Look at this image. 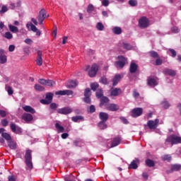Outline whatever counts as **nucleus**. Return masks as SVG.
I'll return each instance as SVG.
<instances>
[{"label":"nucleus","instance_id":"1","mask_svg":"<svg viewBox=\"0 0 181 181\" xmlns=\"http://www.w3.org/2000/svg\"><path fill=\"white\" fill-rule=\"evenodd\" d=\"M24 158L26 166L28 169L32 170V169H33V163H32V151L29 149L26 150Z\"/></svg>","mask_w":181,"mask_h":181},{"label":"nucleus","instance_id":"2","mask_svg":"<svg viewBox=\"0 0 181 181\" xmlns=\"http://www.w3.org/2000/svg\"><path fill=\"white\" fill-rule=\"evenodd\" d=\"M149 26V19L146 16H142L139 20V28L141 29H146Z\"/></svg>","mask_w":181,"mask_h":181},{"label":"nucleus","instance_id":"3","mask_svg":"<svg viewBox=\"0 0 181 181\" xmlns=\"http://www.w3.org/2000/svg\"><path fill=\"white\" fill-rule=\"evenodd\" d=\"M166 142H170L172 145H176V144H181V137L175 135H171L166 139Z\"/></svg>","mask_w":181,"mask_h":181},{"label":"nucleus","instance_id":"4","mask_svg":"<svg viewBox=\"0 0 181 181\" xmlns=\"http://www.w3.org/2000/svg\"><path fill=\"white\" fill-rule=\"evenodd\" d=\"M26 28L28 29V30H32V32L36 33L37 36H40V35H42L40 30H39L36 25H33L32 23H27Z\"/></svg>","mask_w":181,"mask_h":181},{"label":"nucleus","instance_id":"5","mask_svg":"<svg viewBox=\"0 0 181 181\" xmlns=\"http://www.w3.org/2000/svg\"><path fill=\"white\" fill-rule=\"evenodd\" d=\"M144 113V109L141 107H136L132 110V117L133 118H138V117H141Z\"/></svg>","mask_w":181,"mask_h":181},{"label":"nucleus","instance_id":"6","mask_svg":"<svg viewBox=\"0 0 181 181\" xmlns=\"http://www.w3.org/2000/svg\"><path fill=\"white\" fill-rule=\"evenodd\" d=\"M98 71V65L93 64L90 67V69L88 71L89 77H95L97 76V72Z\"/></svg>","mask_w":181,"mask_h":181},{"label":"nucleus","instance_id":"7","mask_svg":"<svg viewBox=\"0 0 181 181\" xmlns=\"http://www.w3.org/2000/svg\"><path fill=\"white\" fill-rule=\"evenodd\" d=\"M37 19L39 22L40 25H42L43 23V21L45 19H46V10L45 8H42L38 16H37Z\"/></svg>","mask_w":181,"mask_h":181},{"label":"nucleus","instance_id":"8","mask_svg":"<svg viewBox=\"0 0 181 181\" xmlns=\"http://www.w3.org/2000/svg\"><path fill=\"white\" fill-rule=\"evenodd\" d=\"M158 80V78L149 76L147 79V84L153 88L154 87H156L158 84H159Z\"/></svg>","mask_w":181,"mask_h":181},{"label":"nucleus","instance_id":"9","mask_svg":"<svg viewBox=\"0 0 181 181\" xmlns=\"http://www.w3.org/2000/svg\"><path fill=\"white\" fill-rule=\"evenodd\" d=\"M57 112H58V114H62V115H67L73 112V109L69 107H66L58 109Z\"/></svg>","mask_w":181,"mask_h":181},{"label":"nucleus","instance_id":"10","mask_svg":"<svg viewBox=\"0 0 181 181\" xmlns=\"http://www.w3.org/2000/svg\"><path fill=\"white\" fill-rule=\"evenodd\" d=\"M158 124H159L158 119H156L155 121L148 120L147 122V125L150 129H156V127H158Z\"/></svg>","mask_w":181,"mask_h":181},{"label":"nucleus","instance_id":"11","mask_svg":"<svg viewBox=\"0 0 181 181\" xmlns=\"http://www.w3.org/2000/svg\"><path fill=\"white\" fill-rule=\"evenodd\" d=\"M181 169V165L180 164H173L171 165L170 170H168L166 171V173L169 175V173H173V172H179Z\"/></svg>","mask_w":181,"mask_h":181},{"label":"nucleus","instance_id":"12","mask_svg":"<svg viewBox=\"0 0 181 181\" xmlns=\"http://www.w3.org/2000/svg\"><path fill=\"white\" fill-rule=\"evenodd\" d=\"M10 128L14 134H22V128L15 124V123H11Z\"/></svg>","mask_w":181,"mask_h":181},{"label":"nucleus","instance_id":"13","mask_svg":"<svg viewBox=\"0 0 181 181\" xmlns=\"http://www.w3.org/2000/svg\"><path fill=\"white\" fill-rule=\"evenodd\" d=\"M106 110H107V111H112L114 112L118 111V110H119V106H118V105H117L115 103H110V104L107 105Z\"/></svg>","mask_w":181,"mask_h":181},{"label":"nucleus","instance_id":"14","mask_svg":"<svg viewBox=\"0 0 181 181\" xmlns=\"http://www.w3.org/2000/svg\"><path fill=\"white\" fill-rule=\"evenodd\" d=\"M121 94H122V90L119 88H115L110 91L111 97H118V95H121Z\"/></svg>","mask_w":181,"mask_h":181},{"label":"nucleus","instance_id":"15","mask_svg":"<svg viewBox=\"0 0 181 181\" xmlns=\"http://www.w3.org/2000/svg\"><path fill=\"white\" fill-rule=\"evenodd\" d=\"M140 161L139 158H135L133 160L131 163L129 164L128 169H138V165H139Z\"/></svg>","mask_w":181,"mask_h":181},{"label":"nucleus","instance_id":"16","mask_svg":"<svg viewBox=\"0 0 181 181\" xmlns=\"http://www.w3.org/2000/svg\"><path fill=\"white\" fill-rule=\"evenodd\" d=\"M37 57L36 59V64L37 66H42L43 64V58H42V52L40 50H38L37 52Z\"/></svg>","mask_w":181,"mask_h":181},{"label":"nucleus","instance_id":"17","mask_svg":"<svg viewBox=\"0 0 181 181\" xmlns=\"http://www.w3.org/2000/svg\"><path fill=\"white\" fill-rule=\"evenodd\" d=\"M22 119L25 122H30V121H33V116L29 113H24L22 115Z\"/></svg>","mask_w":181,"mask_h":181},{"label":"nucleus","instance_id":"18","mask_svg":"<svg viewBox=\"0 0 181 181\" xmlns=\"http://www.w3.org/2000/svg\"><path fill=\"white\" fill-rule=\"evenodd\" d=\"M137 71H138V64H136L135 62H131L130 66H129V73H131V74H134V73Z\"/></svg>","mask_w":181,"mask_h":181},{"label":"nucleus","instance_id":"19","mask_svg":"<svg viewBox=\"0 0 181 181\" xmlns=\"http://www.w3.org/2000/svg\"><path fill=\"white\" fill-rule=\"evenodd\" d=\"M109 117L110 116L108 115V113H107V112H100L99 113V118H100V119H101L102 122H107V121H108Z\"/></svg>","mask_w":181,"mask_h":181},{"label":"nucleus","instance_id":"20","mask_svg":"<svg viewBox=\"0 0 181 181\" xmlns=\"http://www.w3.org/2000/svg\"><path fill=\"white\" fill-rule=\"evenodd\" d=\"M163 74H165L167 76H171L172 77H175V76H176V71L173 69H165L163 71Z\"/></svg>","mask_w":181,"mask_h":181},{"label":"nucleus","instance_id":"21","mask_svg":"<svg viewBox=\"0 0 181 181\" xmlns=\"http://www.w3.org/2000/svg\"><path fill=\"white\" fill-rule=\"evenodd\" d=\"M121 136H117L113 139L111 144V148H115V146H118L119 144H121Z\"/></svg>","mask_w":181,"mask_h":181},{"label":"nucleus","instance_id":"22","mask_svg":"<svg viewBox=\"0 0 181 181\" xmlns=\"http://www.w3.org/2000/svg\"><path fill=\"white\" fill-rule=\"evenodd\" d=\"M77 81L76 80L74 81H69L66 83V86L67 88H76L77 87Z\"/></svg>","mask_w":181,"mask_h":181},{"label":"nucleus","instance_id":"23","mask_svg":"<svg viewBox=\"0 0 181 181\" xmlns=\"http://www.w3.org/2000/svg\"><path fill=\"white\" fill-rule=\"evenodd\" d=\"M110 103V99L107 97L103 96L100 98V107H103V105H105L107 107V103Z\"/></svg>","mask_w":181,"mask_h":181},{"label":"nucleus","instance_id":"24","mask_svg":"<svg viewBox=\"0 0 181 181\" xmlns=\"http://www.w3.org/2000/svg\"><path fill=\"white\" fill-rule=\"evenodd\" d=\"M121 81V75L119 74H116L112 80V86L113 87H115L118 83Z\"/></svg>","mask_w":181,"mask_h":181},{"label":"nucleus","instance_id":"25","mask_svg":"<svg viewBox=\"0 0 181 181\" xmlns=\"http://www.w3.org/2000/svg\"><path fill=\"white\" fill-rule=\"evenodd\" d=\"M23 110H24L25 112H30V114H35L36 112V110H35L33 107L29 105L23 107Z\"/></svg>","mask_w":181,"mask_h":181},{"label":"nucleus","instance_id":"26","mask_svg":"<svg viewBox=\"0 0 181 181\" xmlns=\"http://www.w3.org/2000/svg\"><path fill=\"white\" fill-rule=\"evenodd\" d=\"M71 120L73 121V122H80L81 121H84V117H83L82 115L72 117Z\"/></svg>","mask_w":181,"mask_h":181},{"label":"nucleus","instance_id":"27","mask_svg":"<svg viewBox=\"0 0 181 181\" xmlns=\"http://www.w3.org/2000/svg\"><path fill=\"white\" fill-rule=\"evenodd\" d=\"M8 28L10 32H12V33H19V28L18 27L13 25H8Z\"/></svg>","mask_w":181,"mask_h":181},{"label":"nucleus","instance_id":"28","mask_svg":"<svg viewBox=\"0 0 181 181\" xmlns=\"http://www.w3.org/2000/svg\"><path fill=\"white\" fill-rule=\"evenodd\" d=\"M112 32L115 35H121L122 33V29L120 27H115L112 28Z\"/></svg>","mask_w":181,"mask_h":181},{"label":"nucleus","instance_id":"29","mask_svg":"<svg viewBox=\"0 0 181 181\" xmlns=\"http://www.w3.org/2000/svg\"><path fill=\"white\" fill-rule=\"evenodd\" d=\"M145 162L146 166H148V168H153V166H155V162L153 161V160L147 158Z\"/></svg>","mask_w":181,"mask_h":181},{"label":"nucleus","instance_id":"30","mask_svg":"<svg viewBox=\"0 0 181 181\" xmlns=\"http://www.w3.org/2000/svg\"><path fill=\"white\" fill-rule=\"evenodd\" d=\"M1 136H2V138H4V139H6V141H7V142L12 141V137L11 136V134H9L8 133L3 132L1 134Z\"/></svg>","mask_w":181,"mask_h":181},{"label":"nucleus","instance_id":"31","mask_svg":"<svg viewBox=\"0 0 181 181\" xmlns=\"http://www.w3.org/2000/svg\"><path fill=\"white\" fill-rule=\"evenodd\" d=\"M9 148H11L13 150L16 149L18 148V144H16V141L10 140V141L8 142Z\"/></svg>","mask_w":181,"mask_h":181},{"label":"nucleus","instance_id":"32","mask_svg":"<svg viewBox=\"0 0 181 181\" xmlns=\"http://www.w3.org/2000/svg\"><path fill=\"white\" fill-rule=\"evenodd\" d=\"M64 179L65 181H76V177L71 174L64 176Z\"/></svg>","mask_w":181,"mask_h":181},{"label":"nucleus","instance_id":"33","mask_svg":"<svg viewBox=\"0 0 181 181\" xmlns=\"http://www.w3.org/2000/svg\"><path fill=\"white\" fill-rule=\"evenodd\" d=\"M115 66L117 67V69H124V67H125V64L124 62L117 61L115 62Z\"/></svg>","mask_w":181,"mask_h":181},{"label":"nucleus","instance_id":"34","mask_svg":"<svg viewBox=\"0 0 181 181\" xmlns=\"http://www.w3.org/2000/svg\"><path fill=\"white\" fill-rule=\"evenodd\" d=\"M117 59H118L119 62H120L121 63H124V64H127V62H128V58H127L122 55L118 56Z\"/></svg>","mask_w":181,"mask_h":181},{"label":"nucleus","instance_id":"35","mask_svg":"<svg viewBox=\"0 0 181 181\" xmlns=\"http://www.w3.org/2000/svg\"><path fill=\"white\" fill-rule=\"evenodd\" d=\"M106 122H103V121H100L99 123H98V127L100 129H107V123H105Z\"/></svg>","mask_w":181,"mask_h":181},{"label":"nucleus","instance_id":"36","mask_svg":"<svg viewBox=\"0 0 181 181\" xmlns=\"http://www.w3.org/2000/svg\"><path fill=\"white\" fill-rule=\"evenodd\" d=\"M55 127L57 128L59 134L61 132H64V127L63 126H61L59 123L55 124Z\"/></svg>","mask_w":181,"mask_h":181},{"label":"nucleus","instance_id":"37","mask_svg":"<svg viewBox=\"0 0 181 181\" xmlns=\"http://www.w3.org/2000/svg\"><path fill=\"white\" fill-rule=\"evenodd\" d=\"M4 37L8 39V40H11V39H13V35L11 32H6L4 35Z\"/></svg>","mask_w":181,"mask_h":181},{"label":"nucleus","instance_id":"38","mask_svg":"<svg viewBox=\"0 0 181 181\" xmlns=\"http://www.w3.org/2000/svg\"><path fill=\"white\" fill-rule=\"evenodd\" d=\"M149 54L151 57H153V59H159V54L155 51L149 52Z\"/></svg>","mask_w":181,"mask_h":181},{"label":"nucleus","instance_id":"39","mask_svg":"<svg viewBox=\"0 0 181 181\" xmlns=\"http://www.w3.org/2000/svg\"><path fill=\"white\" fill-rule=\"evenodd\" d=\"M7 60L6 55H0V64H5Z\"/></svg>","mask_w":181,"mask_h":181},{"label":"nucleus","instance_id":"40","mask_svg":"<svg viewBox=\"0 0 181 181\" xmlns=\"http://www.w3.org/2000/svg\"><path fill=\"white\" fill-rule=\"evenodd\" d=\"M123 48L125 49V50H131V49H132V45L129 43L123 42Z\"/></svg>","mask_w":181,"mask_h":181},{"label":"nucleus","instance_id":"41","mask_svg":"<svg viewBox=\"0 0 181 181\" xmlns=\"http://www.w3.org/2000/svg\"><path fill=\"white\" fill-rule=\"evenodd\" d=\"M8 7L6 6H2L1 9L0 10V15H4V13H6L8 12Z\"/></svg>","mask_w":181,"mask_h":181},{"label":"nucleus","instance_id":"42","mask_svg":"<svg viewBox=\"0 0 181 181\" xmlns=\"http://www.w3.org/2000/svg\"><path fill=\"white\" fill-rule=\"evenodd\" d=\"M99 85L98 83H93L90 84V88L93 91H97V88H98Z\"/></svg>","mask_w":181,"mask_h":181},{"label":"nucleus","instance_id":"43","mask_svg":"<svg viewBox=\"0 0 181 181\" xmlns=\"http://www.w3.org/2000/svg\"><path fill=\"white\" fill-rule=\"evenodd\" d=\"M162 159L163 160H167V162H170V160H172V156H170V155L166 154L162 157Z\"/></svg>","mask_w":181,"mask_h":181},{"label":"nucleus","instance_id":"44","mask_svg":"<svg viewBox=\"0 0 181 181\" xmlns=\"http://www.w3.org/2000/svg\"><path fill=\"white\" fill-rule=\"evenodd\" d=\"M58 107H59V105H57L56 103H52L49 105L50 110H53L54 111H56Z\"/></svg>","mask_w":181,"mask_h":181},{"label":"nucleus","instance_id":"45","mask_svg":"<svg viewBox=\"0 0 181 181\" xmlns=\"http://www.w3.org/2000/svg\"><path fill=\"white\" fill-rule=\"evenodd\" d=\"M91 96V90L89 88H87L84 91V97H90Z\"/></svg>","mask_w":181,"mask_h":181},{"label":"nucleus","instance_id":"46","mask_svg":"<svg viewBox=\"0 0 181 181\" xmlns=\"http://www.w3.org/2000/svg\"><path fill=\"white\" fill-rule=\"evenodd\" d=\"M161 105H163V108H165V110H168V108L170 107V104H169V103L166 100L163 101L161 103Z\"/></svg>","mask_w":181,"mask_h":181},{"label":"nucleus","instance_id":"47","mask_svg":"<svg viewBox=\"0 0 181 181\" xmlns=\"http://www.w3.org/2000/svg\"><path fill=\"white\" fill-rule=\"evenodd\" d=\"M96 29H98V30H104V25L103 24V23H98L96 25Z\"/></svg>","mask_w":181,"mask_h":181},{"label":"nucleus","instance_id":"48","mask_svg":"<svg viewBox=\"0 0 181 181\" xmlns=\"http://www.w3.org/2000/svg\"><path fill=\"white\" fill-rule=\"evenodd\" d=\"M35 89L37 90V91H44L45 88L39 84L35 85Z\"/></svg>","mask_w":181,"mask_h":181},{"label":"nucleus","instance_id":"49","mask_svg":"<svg viewBox=\"0 0 181 181\" xmlns=\"http://www.w3.org/2000/svg\"><path fill=\"white\" fill-rule=\"evenodd\" d=\"M54 84H56V82H54L52 80H47V83L45 84V86H48L49 87H53V86H54Z\"/></svg>","mask_w":181,"mask_h":181},{"label":"nucleus","instance_id":"50","mask_svg":"<svg viewBox=\"0 0 181 181\" xmlns=\"http://www.w3.org/2000/svg\"><path fill=\"white\" fill-rule=\"evenodd\" d=\"M45 99L49 100L52 103V101H53V93H47Z\"/></svg>","mask_w":181,"mask_h":181},{"label":"nucleus","instance_id":"51","mask_svg":"<svg viewBox=\"0 0 181 181\" xmlns=\"http://www.w3.org/2000/svg\"><path fill=\"white\" fill-rule=\"evenodd\" d=\"M96 97L97 98H101L102 97H103V90L99 89L96 91Z\"/></svg>","mask_w":181,"mask_h":181},{"label":"nucleus","instance_id":"52","mask_svg":"<svg viewBox=\"0 0 181 181\" xmlns=\"http://www.w3.org/2000/svg\"><path fill=\"white\" fill-rule=\"evenodd\" d=\"M129 5H130V6H136L138 5V1L136 0H129Z\"/></svg>","mask_w":181,"mask_h":181},{"label":"nucleus","instance_id":"53","mask_svg":"<svg viewBox=\"0 0 181 181\" xmlns=\"http://www.w3.org/2000/svg\"><path fill=\"white\" fill-rule=\"evenodd\" d=\"M40 103L45 105H49V104H52V102L48 99H42L40 100Z\"/></svg>","mask_w":181,"mask_h":181},{"label":"nucleus","instance_id":"54","mask_svg":"<svg viewBox=\"0 0 181 181\" xmlns=\"http://www.w3.org/2000/svg\"><path fill=\"white\" fill-rule=\"evenodd\" d=\"M94 11V6L93 4H89L87 8L88 13H91Z\"/></svg>","mask_w":181,"mask_h":181},{"label":"nucleus","instance_id":"55","mask_svg":"<svg viewBox=\"0 0 181 181\" xmlns=\"http://www.w3.org/2000/svg\"><path fill=\"white\" fill-rule=\"evenodd\" d=\"M83 101L86 104H91V98H90V96H85V98H83Z\"/></svg>","mask_w":181,"mask_h":181},{"label":"nucleus","instance_id":"56","mask_svg":"<svg viewBox=\"0 0 181 181\" xmlns=\"http://www.w3.org/2000/svg\"><path fill=\"white\" fill-rule=\"evenodd\" d=\"M89 112H90V114L95 112V106H94V105L90 106Z\"/></svg>","mask_w":181,"mask_h":181},{"label":"nucleus","instance_id":"57","mask_svg":"<svg viewBox=\"0 0 181 181\" xmlns=\"http://www.w3.org/2000/svg\"><path fill=\"white\" fill-rule=\"evenodd\" d=\"M163 61L160 59V57L157 58L156 60V66H162Z\"/></svg>","mask_w":181,"mask_h":181},{"label":"nucleus","instance_id":"58","mask_svg":"<svg viewBox=\"0 0 181 181\" xmlns=\"http://www.w3.org/2000/svg\"><path fill=\"white\" fill-rule=\"evenodd\" d=\"M7 93H8V95H12V94H13V90L12 89V87L8 86Z\"/></svg>","mask_w":181,"mask_h":181},{"label":"nucleus","instance_id":"59","mask_svg":"<svg viewBox=\"0 0 181 181\" xmlns=\"http://www.w3.org/2000/svg\"><path fill=\"white\" fill-rule=\"evenodd\" d=\"M0 117L5 118L6 117V112L5 110H0Z\"/></svg>","mask_w":181,"mask_h":181},{"label":"nucleus","instance_id":"60","mask_svg":"<svg viewBox=\"0 0 181 181\" xmlns=\"http://www.w3.org/2000/svg\"><path fill=\"white\" fill-rule=\"evenodd\" d=\"M8 124H9V122L6 119H4L1 121V125H3V127H8Z\"/></svg>","mask_w":181,"mask_h":181},{"label":"nucleus","instance_id":"61","mask_svg":"<svg viewBox=\"0 0 181 181\" xmlns=\"http://www.w3.org/2000/svg\"><path fill=\"white\" fill-rule=\"evenodd\" d=\"M102 5L103 6H108V5H110V1H108V0H103L102 1Z\"/></svg>","mask_w":181,"mask_h":181},{"label":"nucleus","instance_id":"62","mask_svg":"<svg viewBox=\"0 0 181 181\" xmlns=\"http://www.w3.org/2000/svg\"><path fill=\"white\" fill-rule=\"evenodd\" d=\"M64 93H65L64 95H73V90H65Z\"/></svg>","mask_w":181,"mask_h":181},{"label":"nucleus","instance_id":"63","mask_svg":"<svg viewBox=\"0 0 181 181\" xmlns=\"http://www.w3.org/2000/svg\"><path fill=\"white\" fill-rule=\"evenodd\" d=\"M64 90H59L55 92V95H64Z\"/></svg>","mask_w":181,"mask_h":181},{"label":"nucleus","instance_id":"64","mask_svg":"<svg viewBox=\"0 0 181 181\" xmlns=\"http://www.w3.org/2000/svg\"><path fill=\"white\" fill-rule=\"evenodd\" d=\"M8 181H16V177L15 175L8 176Z\"/></svg>","mask_w":181,"mask_h":181}]
</instances>
